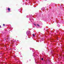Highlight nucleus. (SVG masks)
Returning <instances> with one entry per match:
<instances>
[{
    "instance_id": "obj_1",
    "label": "nucleus",
    "mask_w": 64,
    "mask_h": 64,
    "mask_svg": "<svg viewBox=\"0 0 64 64\" xmlns=\"http://www.w3.org/2000/svg\"><path fill=\"white\" fill-rule=\"evenodd\" d=\"M8 11H10V8H9L8 9Z\"/></svg>"
},
{
    "instance_id": "obj_2",
    "label": "nucleus",
    "mask_w": 64,
    "mask_h": 64,
    "mask_svg": "<svg viewBox=\"0 0 64 64\" xmlns=\"http://www.w3.org/2000/svg\"><path fill=\"white\" fill-rule=\"evenodd\" d=\"M32 35L33 36V37H34L35 36V34H32Z\"/></svg>"
},
{
    "instance_id": "obj_3",
    "label": "nucleus",
    "mask_w": 64,
    "mask_h": 64,
    "mask_svg": "<svg viewBox=\"0 0 64 64\" xmlns=\"http://www.w3.org/2000/svg\"><path fill=\"white\" fill-rule=\"evenodd\" d=\"M5 24H3V26H5Z\"/></svg>"
},
{
    "instance_id": "obj_4",
    "label": "nucleus",
    "mask_w": 64,
    "mask_h": 64,
    "mask_svg": "<svg viewBox=\"0 0 64 64\" xmlns=\"http://www.w3.org/2000/svg\"><path fill=\"white\" fill-rule=\"evenodd\" d=\"M37 25L38 26H39V25L38 24H37Z\"/></svg>"
},
{
    "instance_id": "obj_5",
    "label": "nucleus",
    "mask_w": 64,
    "mask_h": 64,
    "mask_svg": "<svg viewBox=\"0 0 64 64\" xmlns=\"http://www.w3.org/2000/svg\"><path fill=\"white\" fill-rule=\"evenodd\" d=\"M42 60H43V58H42Z\"/></svg>"
},
{
    "instance_id": "obj_6",
    "label": "nucleus",
    "mask_w": 64,
    "mask_h": 64,
    "mask_svg": "<svg viewBox=\"0 0 64 64\" xmlns=\"http://www.w3.org/2000/svg\"><path fill=\"white\" fill-rule=\"evenodd\" d=\"M34 25L35 26H36V24H34Z\"/></svg>"
},
{
    "instance_id": "obj_7",
    "label": "nucleus",
    "mask_w": 64,
    "mask_h": 64,
    "mask_svg": "<svg viewBox=\"0 0 64 64\" xmlns=\"http://www.w3.org/2000/svg\"><path fill=\"white\" fill-rule=\"evenodd\" d=\"M1 25H0V28H1Z\"/></svg>"
},
{
    "instance_id": "obj_8",
    "label": "nucleus",
    "mask_w": 64,
    "mask_h": 64,
    "mask_svg": "<svg viewBox=\"0 0 64 64\" xmlns=\"http://www.w3.org/2000/svg\"><path fill=\"white\" fill-rule=\"evenodd\" d=\"M60 56H61V55H60Z\"/></svg>"
},
{
    "instance_id": "obj_9",
    "label": "nucleus",
    "mask_w": 64,
    "mask_h": 64,
    "mask_svg": "<svg viewBox=\"0 0 64 64\" xmlns=\"http://www.w3.org/2000/svg\"><path fill=\"white\" fill-rule=\"evenodd\" d=\"M57 40H58V38H57Z\"/></svg>"
}]
</instances>
